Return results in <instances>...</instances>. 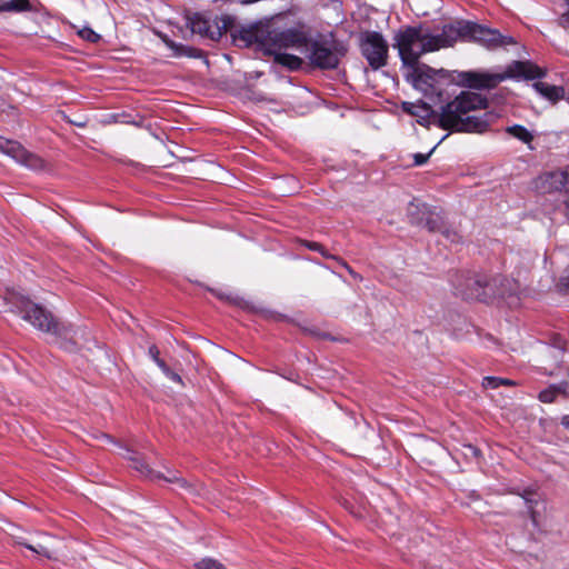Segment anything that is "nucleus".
Masks as SVG:
<instances>
[{
	"instance_id": "obj_20",
	"label": "nucleus",
	"mask_w": 569,
	"mask_h": 569,
	"mask_svg": "<svg viewBox=\"0 0 569 569\" xmlns=\"http://www.w3.org/2000/svg\"><path fill=\"white\" fill-rule=\"evenodd\" d=\"M30 10L29 0H0V12L1 11H28Z\"/></svg>"
},
{
	"instance_id": "obj_11",
	"label": "nucleus",
	"mask_w": 569,
	"mask_h": 569,
	"mask_svg": "<svg viewBox=\"0 0 569 569\" xmlns=\"http://www.w3.org/2000/svg\"><path fill=\"white\" fill-rule=\"evenodd\" d=\"M486 287L487 282L485 279L477 274H468L466 277H461L457 282H455L457 295L463 299H487L488 296L486 293Z\"/></svg>"
},
{
	"instance_id": "obj_19",
	"label": "nucleus",
	"mask_w": 569,
	"mask_h": 569,
	"mask_svg": "<svg viewBox=\"0 0 569 569\" xmlns=\"http://www.w3.org/2000/svg\"><path fill=\"white\" fill-rule=\"evenodd\" d=\"M270 56H273L274 62L290 69V70H298L302 64V59L290 53H286L283 51L280 52H273L269 53Z\"/></svg>"
},
{
	"instance_id": "obj_8",
	"label": "nucleus",
	"mask_w": 569,
	"mask_h": 569,
	"mask_svg": "<svg viewBox=\"0 0 569 569\" xmlns=\"http://www.w3.org/2000/svg\"><path fill=\"white\" fill-rule=\"evenodd\" d=\"M306 40V34L299 30H271L267 32L263 39V50L266 53H273L287 49H303Z\"/></svg>"
},
{
	"instance_id": "obj_16",
	"label": "nucleus",
	"mask_w": 569,
	"mask_h": 569,
	"mask_svg": "<svg viewBox=\"0 0 569 569\" xmlns=\"http://www.w3.org/2000/svg\"><path fill=\"white\" fill-rule=\"evenodd\" d=\"M264 34H262L261 30L256 28L241 29L236 34H233V40L238 46L241 47H250L253 44H258L263 49V39Z\"/></svg>"
},
{
	"instance_id": "obj_3",
	"label": "nucleus",
	"mask_w": 569,
	"mask_h": 569,
	"mask_svg": "<svg viewBox=\"0 0 569 569\" xmlns=\"http://www.w3.org/2000/svg\"><path fill=\"white\" fill-rule=\"evenodd\" d=\"M545 70L530 61H512L502 71H462L458 73V82L465 87L483 90L493 89L508 78L538 79Z\"/></svg>"
},
{
	"instance_id": "obj_29",
	"label": "nucleus",
	"mask_w": 569,
	"mask_h": 569,
	"mask_svg": "<svg viewBox=\"0 0 569 569\" xmlns=\"http://www.w3.org/2000/svg\"><path fill=\"white\" fill-rule=\"evenodd\" d=\"M436 147L432 148L428 153H416L413 154V164L415 166H422L425 164L428 159L430 158V156L432 154V152L435 151Z\"/></svg>"
},
{
	"instance_id": "obj_7",
	"label": "nucleus",
	"mask_w": 569,
	"mask_h": 569,
	"mask_svg": "<svg viewBox=\"0 0 569 569\" xmlns=\"http://www.w3.org/2000/svg\"><path fill=\"white\" fill-rule=\"evenodd\" d=\"M359 48L371 69L379 70L387 66L389 44L380 32L371 30L361 32L359 36Z\"/></svg>"
},
{
	"instance_id": "obj_26",
	"label": "nucleus",
	"mask_w": 569,
	"mask_h": 569,
	"mask_svg": "<svg viewBox=\"0 0 569 569\" xmlns=\"http://www.w3.org/2000/svg\"><path fill=\"white\" fill-rule=\"evenodd\" d=\"M440 232L451 243H460L462 240V237L460 236V233L457 230L449 228L447 224H445V227L442 228V230Z\"/></svg>"
},
{
	"instance_id": "obj_39",
	"label": "nucleus",
	"mask_w": 569,
	"mask_h": 569,
	"mask_svg": "<svg viewBox=\"0 0 569 569\" xmlns=\"http://www.w3.org/2000/svg\"><path fill=\"white\" fill-rule=\"evenodd\" d=\"M350 274H351L353 278H359V274H358V273H356L355 271H352Z\"/></svg>"
},
{
	"instance_id": "obj_38",
	"label": "nucleus",
	"mask_w": 569,
	"mask_h": 569,
	"mask_svg": "<svg viewBox=\"0 0 569 569\" xmlns=\"http://www.w3.org/2000/svg\"><path fill=\"white\" fill-rule=\"evenodd\" d=\"M101 438L108 442H113V440L108 435H102Z\"/></svg>"
},
{
	"instance_id": "obj_40",
	"label": "nucleus",
	"mask_w": 569,
	"mask_h": 569,
	"mask_svg": "<svg viewBox=\"0 0 569 569\" xmlns=\"http://www.w3.org/2000/svg\"><path fill=\"white\" fill-rule=\"evenodd\" d=\"M321 338H323V339H328V338H329V335H328V333H323V335H321Z\"/></svg>"
},
{
	"instance_id": "obj_10",
	"label": "nucleus",
	"mask_w": 569,
	"mask_h": 569,
	"mask_svg": "<svg viewBox=\"0 0 569 569\" xmlns=\"http://www.w3.org/2000/svg\"><path fill=\"white\" fill-rule=\"evenodd\" d=\"M408 217L412 224L427 228L430 232H440L446 224L441 213L431 210L427 204L410 203Z\"/></svg>"
},
{
	"instance_id": "obj_34",
	"label": "nucleus",
	"mask_w": 569,
	"mask_h": 569,
	"mask_svg": "<svg viewBox=\"0 0 569 569\" xmlns=\"http://www.w3.org/2000/svg\"><path fill=\"white\" fill-rule=\"evenodd\" d=\"M156 363L163 373H166L170 369L162 359H159L158 361H156Z\"/></svg>"
},
{
	"instance_id": "obj_13",
	"label": "nucleus",
	"mask_w": 569,
	"mask_h": 569,
	"mask_svg": "<svg viewBox=\"0 0 569 569\" xmlns=\"http://www.w3.org/2000/svg\"><path fill=\"white\" fill-rule=\"evenodd\" d=\"M124 451L127 455L124 458H127L132 463V468L139 471L141 475L149 477L151 479H163L168 482H177L181 487H187V481L182 479L177 471H168L167 476L161 475L160 472L151 470L148 465L143 462V460L129 448H124Z\"/></svg>"
},
{
	"instance_id": "obj_33",
	"label": "nucleus",
	"mask_w": 569,
	"mask_h": 569,
	"mask_svg": "<svg viewBox=\"0 0 569 569\" xmlns=\"http://www.w3.org/2000/svg\"><path fill=\"white\" fill-rule=\"evenodd\" d=\"M333 260L337 261L340 266H342L349 273H351L353 271V269L341 258L338 257V259H333Z\"/></svg>"
},
{
	"instance_id": "obj_37",
	"label": "nucleus",
	"mask_w": 569,
	"mask_h": 569,
	"mask_svg": "<svg viewBox=\"0 0 569 569\" xmlns=\"http://www.w3.org/2000/svg\"><path fill=\"white\" fill-rule=\"evenodd\" d=\"M410 107H412V104H411V103H409V102H403V109H405L406 111H408V112L412 113V111L410 110Z\"/></svg>"
},
{
	"instance_id": "obj_36",
	"label": "nucleus",
	"mask_w": 569,
	"mask_h": 569,
	"mask_svg": "<svg viewBox=\"0 0 569 569\" xmlns=\"http://www.w3.org/2000/svg\"><path fill=\"white\" fill-rule=\"evenodd\" d=\"M561 425L569 430V415L562 417Z\"/></svg>"
},
{
	"instance_id": "obj_31",
	"label": "nucleus",
	"mask_w": 569,
	"mask_h": 569,
	"mask_svg": "<svg viewBox=\"0 0 569 569\" xmlns=\"http://www.w3.org/2000/svg\"><path fill=\"white\" fill-rule=\"evenodd\" d=\"M148 353L154 362L160 359V351L156 345L149 347Z\"/></svg>"
},
{
	"instance_id": "obj_41",
	"label": "nucleus",
	"mask_w": 569,
	"mask_h": 569,
	"mask_svg": "<svg viewBox=\"0 0 569 569\" xmlns=\"http://www.w3.org/2000/svg\"><path fill=\"white\" fill-rule=\"evenodd\" d=\"M567 2V4L569 6V0H565Z\"/></svg>"
},
{
	"instance_id": "obj_17",
	"label": "nucleus",
	"mask_w": 569,
	"mask_h": 569,
	"mask_svg": "<svg viewBox=\"0 0 569 569\" xmlns=\"http://www.w3.org/2000/svg\"><path fill=\"white\" fill-rule=\"evenodd\" d=\"M532 87L543 98L548 99L551 102H556L563 97V89L558 86H552L547 82L537 81L532 84Z\"/></svg>"
},
{
	"instance_id": "obj_23",
	"label": "nucleus",
	"mask_w": 569,
	"mask_h": 569,
	"mask_svg": "<svg viewBox=\"0 0 569 569\" xmlns=\"http://www.w3.org/2000/svg\"><path fill=\"white\" fill-rule=\"evenodd\" d=\"M563 388L560 387V386H550L549 388L540 391L538 398L541 402H545V403H550L552 401H555L556 397L560 393V392H563Z\"/></svg>"
},
{
	"instance_id": "obj_28",
	"label": "nucleus",
	"mask_w": 569,
	"mask_h": 569,
	"mask_svg": "<svg viewBox=\"0 0 569 569\" xmlns=\"http://www.w3.org/2000/svg\"><path fill=\"white\" fill-rule=\"evenodd\" d=\"M79 36L90 42H96L100 37L90 28H83L79 31Z\"/></svg>"
},
{
	"instance_id": "obj_21",
	"label": "nucleus",
	"mask_w": 569,
	"mask_h": 569,
	"mask_svg": "<svg viewBox=\"0 0 569 569\" xmlns=\"http://www.w3.org/2000/svg\"><path fill=\"white\" fill-rule=\"evenodd\" d=\"M166 44L174 51V56H188V57H197L199 52L196 49L184 47L182 44H177L174 41L164 39Z\"/></svg>"
},
{
	"instance_id": "obj_2",
	"label": "nucleus",
	"mask_w": 569,
	"mask_h": 569,
	"mask_svg": "<svg viewBox=\"0 0 569 569\" xmlns=\"http://www.w3.org/2000/svg\"><path fill=\"white\" fill-rule=\"evenodd\" d=\"M446 33L447 26L438 34H431L422 27H406L395 34L393 47L398 50L403 67L416 64L422 54L450 47Z\"/></svg>"
},
{
	"instance_id": "obj_24",
	"label": "nucleus",
	"mask_w": 569,
	"mask_h": 569,
	"mask_svg": "<svg viewBox=\"0 0 569 569\" xmlns=\"http://www.w3.org/2000/svg\"><path fill=\"white\" fill-rule=\"evenodd\" d=\"M306 248H308L309 250H312V251H318L323 258L326 259H338L337 256H333V254H330L326 249L325 247L319 243V242H315V241H309V240H303L301 242Z\"/></svg>"
},
{
	"instance_id": "obj_27",
	"label": "nucleus",
	"mask_w": 569,
	"mask_h": 569,
	"mask_svg": "<svg viewBox=\"0 0 569 569\" xmlns=\"http://www.w3.org/2000/svg\"><path fill=\"white\" fill-rule=\"evenodd\" d=\"M532 493L530 491H525V493L522 495L523 499L526 500L527 502V506H528V509L530 511V518H531V521L535 526H538V517H537V512L533 510V500L531 499V496Z\"/></svg>"
},
{
	"instance_id": "obj_4",
	"label": "nucleus",
	"mask_w": 569,
	"mask_h": 569,
	"mask_svg": "<svg viewBox=\"0 0 569 569\" xmlns=\"http://www.w3.org/2000/svg\"><path fill=\"white\" fill-rule=\"evenodd\" d=\"M20 312L22 318L29 321L34 328L49 333L53 342L68 351L76 349L74 331L71 327L59 323L51 312L43 307L24 300L21 302Z\"/></svg>"
},
{
	"instance_id": "obj_22",
	"label": "nucleus",
	"mask_w": 569,
	"mask_h": 569,
	"mask_svg": "<svg viewBox=\"0 0 569 569\" xmlns=\"http://www.w3.org/2000/svg\"><path fill=\"white\" fill-rule=\"evenodd\" d=\"M500 386H516V382L513 380L499 377H485L482 380L483 388L497 389Z\"/></svg>"
},
{
	"instance_id": "obj_6",
	"label": "nucleus",
	"mask_w": 569,
	"mask_h": 569,
	"mask_svg": "<svg viewBox=\"0 0 569 569\" xmlns=\"http://www.w3.org/2000/svg\"><path fill=\"white\" fill-rule=\"evenodd\" d=\"M303 51L315 67L335 69L338 67L346 49L342 46L339 47L333 40L321 38L316 40L307 39Z\"/></svg>"
},
{
	"instance_id": "obj_9",
	"label": "nucleus",
	"mask_w": 569,
	"mask_h": 569,
	"mask_svg": "<svg viewBox=\"0 0 569 569\" xmlns=\"http://www.w3.org/2000/svg\"><path fill=\"white\" fill-rule=\"evenodd\" d=\"M0 151L8 154L28 169L34 171L47 169V162L41 157L28 151L17 141L0 138Z\"/></svg>"
},
{
	"instance_id": "obj_30",
	"label": "nucleus",
	"mask_w": 569,
	"mask_h": 569,
	"mask_svg": "<svg viewBox=\"0 0 569 569\" xmlns=\"http://www.w3.org/2000/svg\"><path fill=\"white\" fill-rule=\"evenodd\" d=\"M558 24L563 29H569V7L568 11L559 17Z\"/></svg>"
},
{
	"instance_id": "obj_5",
	"label": "nucleus",
	"mask_w": 569,
	"mask_h": 569,
	"mask_svg": "<svg viewBox=\"0 0 569 569\" xmlns=\"http://www.w3.org/2000/svg\"><path fill=\"white\" fill-rule=\"evenodd\" d=\"M446 36L450 40V47L458 40L473 41L488 49H496L513 43V39L502 36L496 29H489L481 24L461 21L447 26Z\"/></svg>"
},
{
	"instance_id": "obj_25",
	"label": "nucleus",
	"mask_w": 569,
	"mask_h": 569,
	"mask_svg": "<svg viewBox=\"0 0 569 569\" xmlns=\"http://www.w3.org/2000/svg\"><path fill=\"white\" fill-rule=\"evenodd\" d=\"M19 545L26 547L27 549L38 553V555H41L48 559H51L52 558V555L50 552V550L48 549V547L41 545V543H38V545H29L27 542H22V541H19Z\"/></svg>"
},
{
	"instance_id": "obj_35",
	"label": "nucleus",
	"mask_w": 569,
	"mask_h": 569,
	"mask_svg": "<svg viewBox=\"0 0 569 569\" xmlns=\"http://www.w3.org/2000/svg\"><path fill=\"white\" fill-rule=\"evenodd\" d=\"M560 284L563 286L566 289H569V274L568 276H563L560 279Z\"/></svg>"
},
{
	"instance_id": "obj_14",
	"label": "nucleus",
	"mask_w": 569,
	"mask_h": 569,
	"mask_svg": "<svg viewBox=\"0 0 569 569\" xmlns=\"http://www.w3.org/2000/svg\"><path fill=\"white\" fill-rule=\"evenodd\" d=\"M411 71L409 73V79L413 83L416 88L432 87L438 74L445 76L446 70L439 69L436 70L428 64L420 63L419 61L416 64L407 66Z\"/></svg>"
},
{
	"instance_id": "obj_15",
	"label": "nucleus",
	"mask_w": 569,
	"mask_h": 569,
	"mask_svg": "<svg viewBox=\"0 0 569 569\" xmlns=\"http://www.w3.org/2000/svg\"><path fill=\"white\" fill-rule=\"evenodd\" d=\"M189 26L193 34H199L202 38L216 40L221 37L219 27L212 24L210 20L204 18L202 14L194 13L189 18Z\"/></svg>"
},
{
	"instance_id": "obj_1",
	"label": "nucleus",
	"mask_w": 569,
	"mask_h": 569,
	"mask_svg": "<svg viewBox=\"0 0 569 569\" xmlns=\"http://www.w3.org/2000/svg\"><path fill=\"white\" fill-rule=\"evenodd\" d=\"M487 98L471 91H462L453 100L442 106L439 113V127L456 132L482 133L496 120L492 112L481 116L475 112L486 109Z\"/></svg>"
},
{
	"instance_id": "obj_18",
	"label": "nucleus",
	"mask_w": 569,
	"mask_h": 569,
	"mask_svg": "<svg viewBox=\"0 0 569 569\" xmlns=\"http://www.w3.org/2000/svg\"><path fill=\"white\" fill-rule=\"evenodd\" d=\"M506 132L518 139L519 141L528 144L530 150H533V147L531 146V142L533 140V133L529 131L526 127L521 124H513L506 128Z\"/></svg>"
},
{
	"instance_id": "obj_32",
	"label": "nucleus",
	"mask_w": 569,
	"mask_h": 569,
	"mask_svg": "<svg viewBox=\"0 0 569 569\" xmlns=\"http://www.w3.org/2000/svg\"><path fill=\"white\" fill-rule=\"evenodd\" d=\"M164 375L172 381L182 383L181 377L177 372L172 371L171 369H169Z\"/></svg>"
},
{
	"instance_id": "obj_12",
	"label": "nucleus",
	"mask_w": 569,
	"mask_h": 569,
	"mask_svg": "<svg viewBox=\"0 0 569 569\" xmlns=\"http://www.w3.org/2000/svg\"><path fill=\"white\" fill-rule=\"evenodd\" d=\"M537 188L542 192L569 191V166L541 174Z\"/></svg>"
}]
</instances>
